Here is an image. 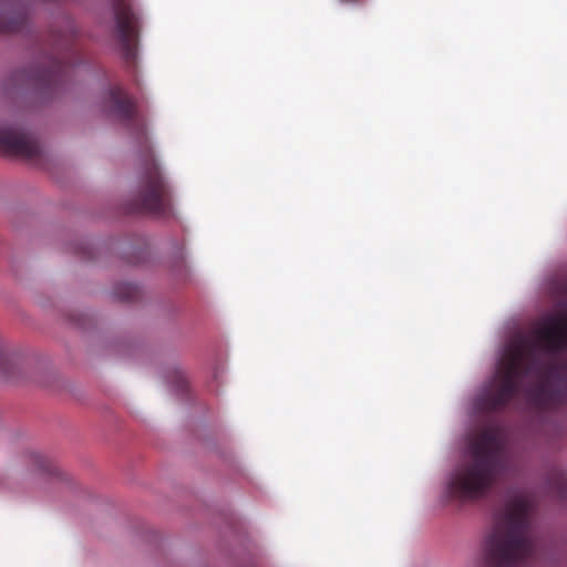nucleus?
<instances>
[{"mask_svg": "<svg viewBox=\"0 0 567 567\" xmlns=\"http://www.w3.org/2000/svg\"><path fill=\"white\" fill-rule=\"evenodd\" d=\"M535 340L519 336L506 348L491 389L478 399L486 412L504 410L532 377L530 398L540 409L567 403V306L546 315L534 331Z\"/></svg>", "mask_w": 567, "mask_h": 567, "instance_id": "f257e3e1", "label": "nucleus"}, {"mask_svg": "<svg viewBox=\"0 0 567 567\" xmlns=\"http://www.w3.org/2000/svg\"><path fill=\"white\" fill-rule=\"evenodd\" d=\"M106 106L110 114L126 125L143 146V176L138 192L128 203L130 213L166 217L172 213L169 185L162 175L148 146L145 121L134 101L120 86L109 90Z\"/></svg>", "mask_w": 567, "mask_h": 567, "instance_id": "f03ea898", "label": "nucleus"}, {"mask_svg": "<svg viewBox=\"0 0 567 567\" xmlns=\"http://www.w3.org/2000/svg\"><path fill=\"white\" fill-rule=\"evenodd\" d=\"M530 502L522 495L508 499L496 515L484 548L485 567H526L536 555Z\"/></svg>", "mask_w": 567, "mask_h": 567, "instance_id": "7ed1b4c3", "label": "nucleus"}, {"mask_svg": "<svg viewBox=\"0 0 567 567\" xmlns=\"http://www.w3.org/2000/svg\"><path fill=\"white\" fill-rule=\"evenodd\" d=\"M504 452L502 429L498 425L484 427L471 443V462L451 475L447 483L449 496L468 502L487 494L504 467Z\"/></svg>", "mask_w": 567, "mask_h": 567, "instance_id": "20e7f679", "label": "nucleus"}, {"mask_svg": "<svg viewBox=\"0 0 567 567\" xmlns=\"http://www.w3.org/2000/svg\"><path fill=\"white\" fill-rule=\"evenodd\" d=\"M78 30L70 20L64 29L51 35V50L40 65L17 72L16 81L39 90L50 91L65 82L71 71L82 63Z\"/></svg>", "mask_w": 567, "mask_h": 567, "instance_id": "39448f33", "label": "nucleus"}, {"mask_svg": "<svg viewBox=\"0 0 567 567\" xmlns=\"http://www.w3.org/2000/svg\"><path fill=\"white\" fill-rule=\"evenodd\" d=\"M113 37L116 40L124 61L134 65L137 56V41L141 28L140 16L133 9L131 0H113Z\"/></svg>", "mask_w": 567, "mask_h": 567, "instance_id": "423d86ee", "label": "nucleus"}, {"mask_svg": "<svg viewBox=\"0 0 567 567\" xmlns=\"http://www.w3.org/2000/svg\"><path fill=\"white\" fill-rule=\"evenodd\" d=\"M0 147L8 154L32 159L39 156L38 141L30 134L18 130L0 131Z\"/></svg>", "mask_w": 567, "mask_h": 567, "instance_id": "0eeeda50", "label": "nucleus"}, {"mask_svg": "<svg viewBox=\"0 0 567 567\" xmlns=\"http://www.w3.org/2000/svg\"><path fill=\"white\" fill-rule=\"evenodd\" d=\"M32 466L49 476H55V477H62L63 473L60 470V467L53 463L51 460H49L47 456L39 454V453H32L30 455Z\"/></svg>", "mask_w": 567, "mask_h": 567, "instance_id": "6e6552de", "label": "nucleus"}, {"mask_svg": "<svg viewBox=\"0 0 567 567\" xmlns=\"http://www.w3.org/2000/svg\"><path fill=\"white\" fill-rule=\"evenodd\" d=\"M114 295L122 301H134L140 295L138 287L130 282L117 284L114 288Z\"/></svg>", "mask_w": 567, "mask_h": 567, "instance_id": "1a4fd4ad", "label": "nucleus"}, {"mask_svg": "<svg viewBox=\"0 0 567 567\" xmlns=\"http://www.w3.org/2000/svg\"><path fill=\"white\" fill-rule=\"evenodd\" d=\"M13 370V360L11 355L0 347V377L9 379Z\"/></svg>", "mask_w": 567, "mask_h": 567, "instance_id": "9d476101", "label": "nucleus"}, {"mask_svg": "<svg viewBox=\"0 0 567 567\" xmlns=\"http://www.w3.org/2000/svg\"><path fill=\"white\" fill-rule=\"evenodd\" d=\"M176 385L179 390H183L186 385V380L181 371H175Z\"/></svg>", "mask_w": 567, "mask_h": 567, "instance_id": "9b49d317", "label": "nucleus"}]
</instances>
